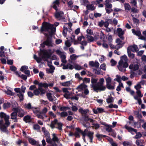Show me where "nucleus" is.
Instances as JSON below:
<instances>
[{
	"label": "nucleus",
	"mask_w": 146,
	"mask_h": 146,
	"mask_svg": "<svg viewBox=\"0 0 146 146\" xmlns=\"http://www.w3.org/2000/svg\"><path fill=\"white\" fill-rule=\"evenodd\" d=\"M136 133V135L135 136L134 138L135 139H138L140 138L142 136V134L140 132L137 133L135 132Z\"/></svg>",
	"instance_id": "62"
},
{
	"label": "nucleus",
	"mask_w": 146,
	"mask_h": 146,
	"mask_svg": "<svg viewBox=\"0 0 146 146\" xmlns=\"http://www.w3.org/2000/svg\"><path fill=\"white\" fill-rule=\"evenodd\" d=\"M74 68L77 70H80L83 69V67L78 64H75L74 66Z\"/></svg>",
	"instance_id": "47"
},
{
	"label": "nucleus",
	"mask_w": 146,
	"mask_h": 146,
	"mask_svg": "<svg viewBox=\"0 0 146 146\" xmlns=\"http://www.w3.org/2000/svg\"><path fill=\"white\" fill-rule=\"evenodd\" d=\"M86 33L87 34V35H92L93 34L92 31L90 29H88L87 30Z\"/></svg>",
	"instance_id": "61"
},
{
	"label": "nucleus",
	"mask_w": 146,
	"mask_h": 146,
	"mask_svg": "<svg viewBox=\"0 0 146 146\" xmlns=\"http://www.w3.org/2000/svg\"><path fill=\"white\" fill-rule=\"evenodd\" d=\"M113 98L111 96H109L106 99V102L108 103H110L113 102Z\"/></svg>",
	"instance_id": "53"
},
{
	"label": "nucleus",
	"mask_w": 146,
	"mask_h": 146,
	"mask_svg": "<svg viewBox=\"0 0 146 146\" xmlns=\"http://www.w3.org/2000/svg\"><path fill=\"white\" fill-rule=\"evenodd\" d=\"M52 95V94L50 93H47L46 94L47 98L50 101L52 102L53 100Z\"/></svg>",
	"instance_id": "37"
},
{
	"label": "nucleus",
	"mask_w": 146,
	"mask_h": 146,
	"mask_svg": "<svg viewBox=\"0 0 146 146\" xmlns=\"http://www.w3.org/2000/svg\"><path fill=\"white\" fill-rule=\"evenodd\" d=\"M106 87L107 88L110 90H113L114 89V85L112 84L111 82L106 84Z\"/></svg>",
	"instance_id": "43"
},
{
	"label": "nucleus",
	"mask_w": 146,
	"mask_h": 146,
	"mask_svg": "<svg viewBox=\"0 0 146 146\" xmlns=\"http://www.w3.org/2000/svg\"><path fill=\"white\" fill-rule=\"evenodd\" d=\"M127 52L129 57L131 58H133L135 57L134 54L131 53V51L127 50Z\"/></svg>",
	"instance_id": "51"
},
{
	"label": "nucleus",
	"mask_w": 146,
	"mask_h": 146,
	"mask_svg": "<svg viewBox=\"0 0 146 146\" xmlns=\"http://www.w3.org/2000/svg\"><path fill=\"white\" fill-rule=\"evenodd\" d=\"M144 143L143 140L142 139H137L135 141L136 145L138 146H144L143 145Z\"/></svg>",
	"instance_id": "28"
},
{
	"label": "nucleus",
	"mask_w": 146,
	"mask_h": 146,
	"mask_svg": "<svg viewBox=\"0 0 146 146\" xmlns=\"http://www.w3.org/2000/svg\"><path fill=\"white\" fill-rule=\"evenodd\" d=\"M108 40L109 42V43H111L113 39V36L111 35H108Z\"/></svg>",
	"instance_id": "56"
},
{
	"label": "nucleus",
	"mask_w": 146,
	"mask_h": 146,
	"mask_svg": "<svg viewBox=\"0 0 146 146\" xmlns=\"http://www.w3.org/2000/svg\"><path fill=\"white\" fill-rule=\"evenodd\" d=\"M43 55L42 57V58L45 61L47 62L49 61L48 58H49L53 53V51H51L50 50H45L43 52Z\"/></svg>",
	"instance_id": "10"
},
{
	"label": "nucleus",
	"mask_w": 146,
	"mask_h": 146,
	"mask_svg": "<svg viewBox=\"0 0 146 146\" xmlns=\"http://www.w3.org/2000/svg\"><path fill=\"white\" fill-rule=\"evenodd\" d=\"M29 143L32 145H34L38 144V142L35 141L34 139L32 138H29Z\"/></svg>",
	"instance_id": "36"
},
{
	"label": "nucleus",
	"mask_w": 146,
	"mask_h": 146,
	"mask_svg": "<svg viewBox=\"0 0 146 146\" xmlns=\"http://www.w3.org/2000/svg\"><path fill=\"white\" fill-rule=\"evenodd\" d=\"M100 68L104 71L106 70V64L104 63L102 64L100 66Z\"/></svg>",
	"instance_id": "59"
},
{
	"label": "nucleus",
	"mask_w": 146,
	"mask_h": 146,
	"mask_svg": "<svg viewBox=\"0 0 146 146\" xmlns=\"http://www.w3.org/2000/svg\"><path fill=\"white\" fill-rule=\"evenodd\" d=\"M131 14L132 13L133 15V13H137L139 11L137 9L134 7H132L131 8Z\"/></svg>",
	"instance_id": "52"
},
{
	"label": "nucleus",
	"mask_w": 146,
	"mask_h": 146,
	"mask_svg": "<svg viewBox=\"0 0 146 146\" xmlns=\"http://www.w3.org/2000/svg\"><path fill=\"white\" fill-rule=\"evenodd\" d=\"M46 90L42 88L39 87L38 88L36 89L33 91L34 94L36 96H38L40 94V95L42 96L45 94Z\"/></svg>",
	"instance_id": "13"
},
{
	"label": "nucleus",
	"mask_w": 146,
	"mask_h": 146,
	"mask_svg": "<svg viewBox=\"0 0 146 146\" xmlns=\"http://www.w3.org/2000/svg\"><path fill=\"white\" fill-rule=\"evenodd\" d=\"M125 10L127 12H128L131 9V7L129 3H125L124 4Z\"/></svg>",
	"instance_id": "32"
},
{
	"label": "nucleus",
	"mask_w": 146,
	"mask_h": 146,
	"mask_svg": "<svg viewBox=\"0 0 146 146\" xmlns=\"http://www.w3.org/2000/svg\"><path fill=\"white\" fill-rule=\"evenodd\" d=\"M76 131L75 132L74 135L76 137H80V133H81L83 136V139L84 141H85V137L86 135V133L87 131V129H85L84 131H82L79 128H77L76 129Z\"/></svg>",
	"instance_id": "7"
},
{
	"label": "nucleus",
	"mask_w": 146,
	"mask_h": 146,
	"mask_svg": "<svg viewBox=\"0 0 146 146\" xmlns=\"http://www.w3.org/2000/svg\"><path fill=\"white\" fill-rule=\"evenodd\" d=\"M15 74L18 77L21 78L24 80H26L27 79V76L24 74H22L21 72L15 71Z\"/></svg>",
	"instance_id": "21"
},
{
	"label": "nucleus",
	"mask_w": 146,
	"mask_h": 146,
	"mask_svg": "<svg viewBox=\"0 0 146 146\" xmlns=\"http://www.w3.org/2000/svg\"><path fill=\"white\" fill-rule=\"evenodd\" d=\"M64 15V13L62 11H56L55 14V17L58 19H60V18L62 17Z\"/></svg>",
	"instance_id": "27"
},
{
	"label": "nucleus",
	"mask_w": 146,
	"mask_h": 146,
	"mask_svg": "<svg viewBox=\"0 0 146 146\" xmlns=\"http://www.w3.org/2000/svg\"><path fill=\"white\" fill-rule=\"evenodd\" d=\"M63 66L62 68L63 69H69L70 70H72L74 68V66L70 64H68L65 65L63 64H61V66Z\"/></svg>",
	"instance_id": "22"
},
{
	"label": "nucleus",
	"mask_w": 146,
	"mask_h": 146,
	"mask_svg": "<svg viewBox=\"0 0 146 146\" xmlns=\"http://www.w3.org/2000/svg\"><path fill=\"white\" fill-rule=\"evenodd\" d=\"M131 142L130 141H124L123 142V146H128L131 145Z\"/></svg>",
	"instance_id": "55"
},
{
	"label": "nucleus",
	"mask_w": 146,
	"mask_h": 146,
	"mask_svg": "<svg viewBox=\"0 0 146 146\" xmlns=\"http://www.w3.org/2000/svg\"><path fill=\"white\" fill-rule=\"evenodd\" d=\"M3 91L8 95L12 96L13 95V93L11 90H7V91L3 90Z\"/></svg>",
	"instance_id": "54"
},
{
	"label": "nucleus",
	"mask_w": 146,
	"mask_h": 146,
	"mask_svg": "<svg viewBox=\"0 0 146 146\" xmlns=\"http://www.w3.org/2000/svg\"><path fill=\"white\" fill-rule=\"evenodd\" d=\"M44 133L45 137L46 139V142L52 146H57L58 144L60 143L59 139L55 133L52 134V137L51 139L50 137L49 133L47 131Z\"/></svg>",
	"instance_id": "2"
},
{
	"label": "nucleus",
	"mask_w": 146,
	"mask_h": 146,
	"mask_svg": "<svg viewBox=\"0 0 146 146\" xmlns=\"http://www.w3.org/2000/svg\"><path fill=\"white\" fill-rule=\"evenodd\" d=\"M86 7L88 10L91 11H93L95 9V7L92 4L87 5L86 6Z\"/></svg>",
	"instance_id": "39"
},
{
	"label": "nucleus",
	"mask_w": 146,
	"mask_h": 146,
	"mask_svg": "<svg viewBox=\"0 0 146 146\" xmlns=\"http://www.w3.org/2000/svg\"><path fill=\"white\" fill-rule=\"evenodd\" d=\"M45 36L47 37V40L44 41L43 43V44H42V45H43V47H44V44L46 45L49 46H53V44L52 43V40L51 39L49 38L47 34H46Z\"/></svg>",
	"instance_id": "15"
},
{
	"label": "nucleus",
	"mask_w": 146,
	"mask_h": 146,
	"mask_svg": "<svg viewBox=\"0 0 146 146\" xmlns=\"http://www.w3.org/2000/svg\"><path fill=\"white\" fill-rule=\"evenodd\" d=\"M51 64V61L47 62L48 65L49 67L50 68H47L46 69L47 72L50 73H53L55 69V67L53 66Z\"/></svg>",
	"instance_id": "18"
},
{
	"label": "nucleus",
	"mask_w": 146,
	"mask_h": 146,
	"mask_svg": "<svg viewBox=\"0 0 146 146\" xmlns=\"http://www.w3.org/2000/svg\"><path fill=\"white\" fill-rule=\"evenodd\" d=\"M80 56V55H76L75 54H73L70 55V58L72 61H75L77 59V58Z\"/></svg>",
	"instance_id": "35"
},
{
	"label": "nucleus",
	"mask_w": 146,
	"mask_h": 146,
	"mask_svg": "<svg viewBox=\"0 0 146 146\" xmlns=\"http://www.w3.org/2000/svg\"><path fill=\"white\" fill-rule=\"evenodd\" d=\"M12 110L13 111H16L18 113V115L20 117H22L25 114L24 111L21 108H18L16 106L15 107L12 105Z\"/></svg>",
	"instance_id": "12"
},
{
	"label": "nucleus",
	"mask_w": 146,
	"mask_h": 146,
	"mask_svg": "<svg viewBox=\"0 0 146 146\" xmlns=\"http://www.w3.org/2000/svg\"><path fill=\"white\" fill-rule=\"evenodd\" d=\"M107 76L108 77L105 78L106 84L111 82L112 81L111 78L109 76V75H107Z\"/></svg>",
	"instance_id": "48"
},
{
	"label": "nucleus",
	"mask_w": 146,
	"mask_h": 146,
	"mask_svg": "<svg viewBox=\"0 0 146 146\" xmlns=\"http://www.w3.org/2000/svg\"><path fill=\"white\" fill-rule=\"evenodd\" d=\"M98 81V79L92 78L91 80V88H92L94 91L97 92L98 91L104 90L106 89V87L104 86L105 82L104 79L103 78H100L97 83Z\"/></svg>",
	"instance_id": "1"
},
{
	"label": "nucleus",
	"mask_w": 146,
	"mask_h": 146,
	"mask_svg": "<svg viewBox=\"0 0 146 146\" xmlns=\"http://www.w3.org/2000/svg\"><path fill=\"white\" fill-rule=\"evenodd\" d=\"M115 42L117 44L116 47L118 49L122 47L125 43V42H122L119 38L116 39Z\"/></svg>",
	"instance_id": "20"
},
{
	"label": "nucleus",
	"mask_w": 146,
	"mask_h": 146,
	"mask_svg": "<svg viewBox=\"0 0 146 146\" xmlns=\"http://www.w3.org/2000/svg\"><path fill=\"white\" fill-rule=\"evenodd\" d=\"M87 86L84 84L80 85L76 88L79 91L84 90V93L85 95H87L89 93V90L87 88Z\"/></svg>",
	"instance_id": "9"
},
{
	"label": "nucleus",
	"mask_w": 146,
	"mask_h": 146,
	"mask_svg": "<svg viewBox=\"0 0 146 146\" xmlns=\"http://www.w3.org/2000/svg\"><path fill=\"white\" fill-rule=\"evenodd\" d=\"M134 113L137 115V117L139 119H141L142 117V115L141 114L137 111H135Z\"/></svg>",
	"instance_id": "64"
},
{
	"label": "nucleus",
	"mask_w": 146,
	"mask_h": 146,
	"mask_svg": "<svg viewBox=\"0 0 146 146\" xmlns=\"http://www.w3.org/2000/svg\"><path fill=\"white\" fill-rule=\"evenodd\" d=\"M28 68L27 66H24L21 67L20 68V71L24 72L25 71L28 70Z\"/></svg>",
	"instance_id": "58"
},
{
	"label": "nucleus",
	"mask_w": 146,
	"mask_h": 146,
	"mask_svg": "<svg viewBox=\"0 0 146 146\" xmlns=\"http://www.w3.org/2000/svg\"><path fill=\"white\" fill-rule=\"evenodd\" d=\"M56 124L57 126L56 128H57L59 130H62V123L58 122V120L56 119H54V121L52 122L50 126L53 129L55 127V125Z\"/></svg>",
	"instance_id": "11"
},
{
	"label": "nucleus",
	"mask_w": 146,
	"mask_h": 146,
	"mask_svg": "<svg viewBox=\"0 0 146 146\" xmlns=\"http://www.w3.org/2000/svg\"><path fill=\"white\" fill-rule=\"evenodd\" d=\"M117 31L118 33V36L122 40L124 39V37L123 36L124 33V31L122 30L121 28H118L117 29Z\"/></svg>",
	"instance_id": "19"
},
{
	"label": "nucleus",
	"mask_w": 146,
	"mask_h": 146,
	"mask_svg": "<svg viewBox=\"0 0 146 146\" xmlns=\"http://www.w3.org/2000/svg\"><path fill=\"white\" fill-rule=\"evenodd\" d=\"M86 37L87 38L88 40L90 42H92L94 40V38L91 36V35H86Z\"/></svg>",
	"instance_id": "40"
},
{
	"label": "nucleus",
	"mask_w": 146,
	"mask_h": 146,
	"mask_svg": "<svg viewBox=\"0 0 146 146\" xmlns=\"http://www.w3.org/2000/svg\"><path fill=\"white\" fill-rule=\"evenodd\" d=\"M131 15L133 17L132 20L133 21L134 23H136V25H137V24L139 23V20L135 17V16H134V15H133L132 13H131Z\"/></svg>",
	"instance_id": "42"
},
{
	"label": "nucleus",
	"mask_w": 146,
	"mask_h": 146,
	"mask_svg": "<svg viewBox=\"0 0 146 146\" xmlns=\"http://www.w3.org/2000/svg\"><path fill=\"white\" fill-rule=\"evenodd\" d=\"M131 123V121L127 122V124L125 126V128L127 129L129 132L131 133L132 134H133V132H136L137 130L128 126Z\"/></svg>",
	"instance_id": "16"
},
{
	"label": "nucleus",
	"mask_w": 146,
	"mask_h": 146,
	"mask_svg": "<svg viewBox=\"0 0 146 146\" xmlns=\"http://www.w3.org/2000/svg\"><path fill=\"white\" fill-rule=\"evenodd\" d=\"M131 31L133 33L134 35H136L137 36H139L141 34V32L139 30H135L134 29H132L131 30Z\"/></svg>",
	"instance_id": "38"
},
{
	"label": "nucleus",
	"mask_w": 146,
	"mask_h": 146,
	"mask_svg": "<svg viewBox=\"0 0 146 146\" xmlns=\"http://www.w3.org/2000/svg\"><path fill=\"white\" fill-rule=\"evenodd\" d=\"M127 61L128 59L126 55H125L121 57V59L118 62L117 66L118 70L120 71L123 72L125 71V68L128 66Z\"/></svg>",
	"instance_id": "3"
},
{
	"label": "nucleus",
	"mask_w": 146,
	"mask_h": 146,
	"mask_svg": "<svg viewBox=\"0 0 146 146\" xmlns=\"http://www.w3.org/2000/svg\"><path fill=\"white\" fill-rule=\"evenodd\" d=\"M112 126L108 124L106 127V130L108 132H111V131L113 129H112Z\"/></svg>",
	"instance_id": "45"
},
{
	"label": "nucleus",
	"mask_w": 146,
	"mask_h": 146,
	"mask_svg": "<svg viewBox=\"0 0 146 146\" xmlns=\"http://www.w3.org/2000/svg\"><path fill=\"white\" fill-rule=\"evenodd\" d=\"M59 1L58 0H56L53 3L52 7L56 10H57V6H59Z\"/></svg>",
	"instance_id": "31"
},
{
	"label": "nucleus",
	"mask_w": 146,
	"mask_h": 146,
	"mask_svg": "<svg viewBox=\"0 0 146 146\" xmlns=\"http://www.w3.org/2000/svg\"><path fill=\"white\" fill-rule=\"evenodd\" d=\"M61 59V61L63 63L65 64L66 62V56L64 54L60 56Z\"/></svg>",
	"instance_id": "46"
},
{
	"label": "nucleus",
	"mask_w": 146,
	"mask_h": 146,
	"mask_svg": "<svg viewBox=\"0 0 146 146\" xmlns=\"http://www.w3.org/2000/svg\"><path fill=\"white\" fill-rule=\"evenodd\" d=\"M25 108L28 109H33V107L32 106L31 104L30 103L26 104L25 105Z\"/></svg>",
	"instance_id": "44"
},
{
	"label": "nucleus",
	"mask_w": 146,
	"mask_h": 146,
	"mask_svg": "<svg viewBox=\"0 0 146 146\" xmlns=\"http://www.w3.org/2000/svg\"><path fill=\"white\" fill-rule=\"evenodd\" d=\"M78 111L82 115L85 121H89L92 123L94 122V120L92 119L89 118L87 114L89 111L88 109L83 110L82 108H81L78 110Z\"/></svg>",
	"instance_id": "5"
},
{
	"label": "nucleus",
	"mask_w": 146,
	"mask_h": 146,
	"mask_svg": "<svg viewBox=\"0 0 146 146\" xmlns=\"http://www.w3.org/2000/svg\"><path fill=\"white\" fill-rule=\"evenodd\" d=\"M11 106V104L9 103H4L3 105V107L4 109H7L9 107H10Z\"/></svg>",
	"instance_id": "57"
},
{
	"label": "nucleus",
	"mask_w": 146,
	"mask_h": 146,
	"mask_svg": "<svg viewBox=\"0 0 146 146\" xmlns=\"http://www.w3.org/2000/svg\"><path fill=\"white\" fill-rule=\"evenodd\" d=\"M136 93L137 95V96H134L133 97L134 99L137 101L138 102L139 105H140L142 102L141 99L139 98V97H142L143 95L141 93V91L140 90H137L136 92Z\"/></svg>",
	"instance_id": "14"
},
{
	"label": "nucleus",
	"mask_w": 146,
	"mask_h": 146,
	"mask_svg": "<svg viewBox=\"0 0 146 146\" xmlns=\"http://www.w3.org/2000/svg\"><path fill=\"white\" fill-rule=\"evenodd\" d=\"M17 113L16 111H15L14 112L12 113L11 114V119H12L14 120V122H17Z\"/></svg>",
	"instance_id": "23"
},
{
	"label": "nucleus",
	"mask_w": 146,
	"mask_h": 146,
	"mask_svg": "<svg viewBox=\"0 0 146 146\" xmlns=\"http://www.w3.org/2000/svg\"><path fill=\"white\" fill-rule=\"evenodd\" d=\"M127 50L132 51L133 52H137L138 51L139 49L137 45L134 44L133 45H130L127 48Z\"/></svg>",
	"instance_id": "17"
},
{
	"label": "nucleus",
	"mask_w": 146,
	"mask_h": 146,
	"mask_svg": "<svg viewBox=\"0 0 146 146\" xmlns=\"http://www.w3.org/2000/svg\"><path fill=\"white\" fill-rule=\"evenodd\" d=\"M72 24L71 23H66L63 27L62 34L64 36L66 37L67 35V32H70L71 31V27Z\"/></svg>",
	"instance_id": "8"
},
{
	"label": "nucleus",
	"mask_w": 146,
	"mask_h": 146,
	"mask_svg": "<svg viewBox=\"0 0 146 146\" xmlns=\"http://www.w3.org/2000/svg\"><path fill=\"white\" fill-rule=\"evenodd\" d=\"M26 90V87L24 86H22L21 89L19 88H16L14 89V90L16 92L17 95L18 96L21 100H23V94L22 93H24Z\"/></svg>",
	"instance_id": "6"
},
{
	"label": "nucleus",
	"mask_w": 146,
	"mask_h": 146,
	"mask_svg": "<svg viewBox=\"0 0 146 146\" xmlns=\"http://www.w3.org/2000/svg\"><path fill=\"white\" fill-rule=\"evenodd\" d=\"M56 52L57 54L60 56L64 54V52H62L59 50H56Z\"/></svg>",
	"instance_id": "63"
},
{
	"label": "nucleus",
	"mask_w": 146,
	"mask_h": 146,
	"mask_svg": "<svg viewBox=\"0 0 146 146\" xmlns=\"http://www.w3.org/2000/svg\"><path fill=\"white\" fill-rule=\"evenodd\" d=\"M89 65L92 67H98L99 66L100 64L98 62H94L92 61L89 62Z\"/></svg>",
	"instance_id": "24"
},
{
	"label": "nucleus",
	"mask_w": 146,
	"mask_h": 146,
	"mask_svg": "<svg viewBox=\"0 0 146 146\" xmlns=\"http://www.w3.org/2000/svg\"><path fill=\"white\" fill-rule=\"evenodd\" d=\"M41 31H48L50 33H53L55 31L56 28L53 25L46 23H43L41 29Z\"/></svg>",
	"instance_id": "4"
},
{
	"label": "nucleus",
	"mask_w": 146,
	"mask_h": 146,
	"mask_svg": "<svg viewBox=\"0 0 146 146\" xmlns=\"http://www.w3.org/2000/svg\"><path fill=\"white\" fill-rule=\"evenodd\" d=\"M129 68L134 70H136L138 69L139 66L137 64L133 65V64H131L129 66Z\"/></svg>",
	"instance_id": "29"
},
{
	"label": "nucleus",
	"mask_w": 146,
	"mask_h": 146,
	"mask_svg": "<svg viewBox=\"0 0 146 146\" xmlns=\"http://www.w3.org/2000/svg\"><path fill=\"white\" fill-rule=\"evenodd\" d=\"M86 134H87L88 136L89 137L90 139V142L91 143L92 142V139L93 138V136L94 133L91 132H88V133H87Z\"/></svg>",
	"instance_id": "34"
},
{
	"label": "nucleus",
	"mask_w": 146,
	"mask_h": 146,
	"mask_svg": "<svg viewBox=\"0 0 146 146\" xmlns=\"http://www.w3.org/2000/svg\"><path fill=\"white\" fill-rule=\"evenodd\" d=\"M23 119L26 123L29 122L31 120V117L29 115L25 116Z\"/></svg>",
	"instance_id": "41"
},
{
	"label": "nucleus",
	"mask_w": 146,
	"mask_h": 146,
	"mask_svg": "<svg viewBox=\"0 0 146 146\" xmlns=\"http://www.w3.org/2000/svg\"><path fill=\"white\" fill-rule=\"evenodd\" d=\"M7 127H8L5 125L4 124H3V123L0 125V129L2 131L7 132L8 131L7 129Z\"/></svg>",
	"instance_id": "30"
},
{
	"label": "nucleus",
	"mask_w": 146,
	"mask_h": 146,
	"mask_svg": "<svg viewBox=\"0 0 146 146\" xmlns=\"http://www.w3.org/2000/svg\"><path fill=\"white\" fill-rule=\"evenodd\" d=\"M0 117L1 118H4V120L7 119H9V116L3 112H1L0 113Z\"/></svg>",
	"instance_id": "26"
},
{
	"label": "nucleus",
	"mask_w": 146,
	"mask_h": 146,
	"mask_svg": "<svg viewBox=\"0 0 146 146\" xmlns=\"http://www.w3.org/2000/svg\"><path fill=\"white\" fill-rule=\"evenodd\" d=\"M48 84L46 83H40L38 84L39 87L41 88L43 87L45 88H47L48 87Z\"/></svg>",
	"instance_id": "49"
},
{
	"label": "nucleus",
	"mask_w": 146,
	"mask_h": 146,
	"mask_svg": "<svg viewBox=\"0 0 146 146\" xmlns=\"http://www.w3.org/2000/svg\"><path fill=\"white\" fill-rule=\"evenodd\" d=\"M71 84V81H70L61 83H60V84L63 86L68 87L70 86Z\"/></svg>",
	"instance_id": "33"
},
{
	"label": "nucleus",
	"mask_w": 146,
	"mask_h": 146,
	"mask_svg": "<svg viewBox=\"0 0 146 146\" xmlns=\"http://www.w3.org/2000/svg\"><path fill=\"white\" fill-rule=\"evenodd\" d=\"M106 37V36L103 33H102L100 35V38L103 42H105L106 40L105 39Z\"/></svg>",
	"instance_id": "60"
},
{
	"label": "nucleus",
	"mask_w": 146,
	"mask_h": 146,
	"mask_svg": "<svg viewBox=\"0 0 146 146\" xmlns=\"http://www.w3.org/2000/svg\"><path fill=\"white\" fill-rule=\"evenodd\" d=\"M93 71L94 73L96 74H102V71L100 70L94 69V70Z\"/></svg>",
	"instance_id": "50"
},
{
	"label": "nucleus",
	"mask_w": 146,
	"mask_h": 146,
	"mask_svg": "<svg viewBox=\"0 0 146 146\" xmlns=\"http://www.w3.org/2000/svg\"><path fill=\"white\" fill-rule=\"evenodd\" d=\"M73 94L72 92H68L67 93L64 94V97L66 99H71V97L72 96Z\"/></svg>",
	"instance_id": "25"
}]
</instances>
